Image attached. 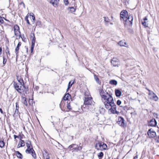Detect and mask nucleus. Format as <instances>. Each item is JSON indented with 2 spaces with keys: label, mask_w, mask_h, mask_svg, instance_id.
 Returning a JSON list of instances; mask_svg holds the SVG:
<instances>
[{
  "label": "nucleus",
  "mask_w": 159,
  "mask_h": 159,
  "mask_svg": "<svg viewBox=\"0 0 159 159\" xmlns=\"http://www.w3.org/2000/svg\"><path fill=\"white\" fill-rule=\"evenodd\" d=\"M17 79L19 83L14 82V85L15 89L20 94L26 93L27 90L25 86L23 80L19 77H17Z\"/></svg>",
  "instance_id": "f257e3e1"
},
{
  "label": "nucleus",
  "mask_w": 159,
  "mask_h": 159,
  "mask_svg": "<svg viewBox=\"0 0 159 159\" xmlns=\"http://www.w3.org/2000/svg\"><path fill=\"white\" fill-rule=\"evenodd\" d=\"M95 147L97 150L100 151L105 150L107 148V146L106 144L101 142L97 143Z\"/></svg>",
  "instance_id": "f03ea898"
},
{
  "label": "nucleus",
  "mask_w": 159,
  "mask_h": 159,
  "mask_svg": "<svg viewBox=\"0 0 159 159\" xmlns=\"http://www.w3.org/2000/svg\"><path fill=\"white\" fill-rule=\"evenodd\" d=\"M68 149L69 150L72 151V152H75L80 151L82 148L80 146L78 147L77 145L74 144L70 145L68 147Z\"/></svg>",
  "instance_id": "7ed1b4c3"
},
{
  "label": "nucleus",
  "mask_w": 159,
  "mask_h": 159,
  "mask_svg": "<svg viewBox=\"0 0 159 159\" xmlns=\"http://www.w3.org/2000/svg\"><path fill=\"white\" fill-rule=\"evenodd\" d=\"M84 104L83 107L85 108L86 107V105H90L92 103V97H85L84 99Z\"/></svg>",
  "instance_id": "20e7f679"
},
{
  "label": "nucleus",
  "mask_w": 159,
  "mask_h": 159,
  "mask_svg": "<svg viewBox=\"0 0 159 159\" xmlns=\"http://www.w3.org/2000/svg\"><path fill=\"white\" fill-rule=\"evenodd\" d=\"M129 15L128 12L126 10H123L121 11L120 13V20L122 19L124 21H126L127 20V17H128Z\"/></svg>",
  "instance_id": "39448f33"
},
{
  "label": "nucleus",
  "mask_w": 159,
  "mask_h": 159,
  "mask_svg": "<svg viewBox=\"0 0 159 159\" xmlns=\"http://www.w3.org/2000/svg\"><path fill=\"white\" fill-rule=\"evenodd\" d=\"M104 98H102L104 100V104H106V103H109L110 102L112 101V102H114V100L113 98L110 95H108L106 96H103Z\"/></svg>",
  "instance_id": "423d86ee"
},
{
  "label": "nucleus",
  "mask_w": 159,
  "mask_h": 159,
  "mask_svg": "<svg viewBox=\"0 0 159 159\" xmlns=\"http://www.w3.org/2000/svg\"><path fill=\"white\" fill-rule=\"evenodd\" d=\"M14 30L15 35L16 36H19V38H20L21 36L19 26L17 25H15L14 27Z\"/></svg>",
  "instance_id": "0eeeda50"
},
{
  "label": "nucleus",
  "mask_w": 159,
  "mask_h": 159,
  "mask_svg": "<svg viewBox=\"0 0 159 159\" xmlns=\"http://www.w3.org/2000/svg\"><path fill=\"white\" fill-rule=\"evenodd\" d=\"M148 135L150 138H152L155 137L156 133L153 130L151 129H149L147 132Z\"/></svg>",
  "instance_id": "6e6552de"
},
{
  "label": "nucleus",
  "mask_w": 159,
  "mask_h": 159,
  "mask_svg": "<svg viewBox=\"0 0 159 159\" xmlns=\"http://www.w3.org/2000/svg\"><path fill=\"white\" fill-rule=\"evenodd\" d=\"M115 104L114 102H112L111 101L109 103H106V104H104V105L106 108L110 110V108H111V107L114 106Z\"/></svg>",
  "instance_id": "1a4fd4ad"
},
{
  "label": "nucleus",
  "mask_w": 159,
  "mask_h": 159,
  "mask_svg": "<svg viewBox=\"0 0 159 159\" xmlns=\"http://www.w3.org/2000/svg\"><path fill=\"white\" fill-rule=\"evenodd\" d=\"M116 105L115 104L114 106L111 107V108L110 110L111 113L113 114H117L119 115L120 112L116 110Z\"/></svg>",
  "instance_id": "9d476101"
},
{
  "label": "nucleus",
  "mask_w": 159,
  "mask_h": 159,
  "mask_svg": "<svg viewBox=\"0 0 159 159\" xmlns=\"http://www.w3.org/2000/svg\"><path fill=\"white\" fill-rule=\"evenodd\" d=\"M133 20V16L132 15H129L127 17V20L125 21L126 24H130L131 25H132Z\"/></svg>",
  "instance_id": "9b49d317"
},
{
  "label": "nucleus",
  "mask_w": 159,
  "mask_h": 159,
  "mask_svg": "<svg viewBox=\"0 0 159 159\" xmlns=\"http://www.w3.org/2000/svg\"><path fill=\"white\" fill-rule=\"evenodd\" d=\"M111 63L114 66H118V60L116 58H113L111 60Z\"/></svg>",
  "instance_id": "f8f14e48"
},
{
  "label": "nucleus",
  "mask_w": 159,
  "mask_h": 159,
  "mask_svg": "<svg viewBox=\"0 0 159 159\" xmlns=\"http://www.w3.org/2000/svg\"><path fill=\"white\" fill-rule=\"evenodd\" d=\"M59 2V0H51L50 3L55 7H57Z\"/></svg>",
  "instance_id": "ddd939ff"
},
{
  "label": "nucleus",
  "mask_w": 159,
  "mask_h": 159,
  "mask_svg": "<svg viewBox=\"0 0 159 159\" xmlns=\"http://www.w3.org/2000/svg\"><path fill=\"white\" fill-rule=\"evenodd\" d=\"M157 124V122L155 119H152L149 123V125L151 126H155Z\"/></svg>",
  "instance_id": "4468645a"
},
{
  "label": "nucleus",
  "mask_w": 159,
  "mask_h": 159,
  "mask_svg": "<svg viewBox=\"0 0 159 159\" xmlns=\"http://www.w3.org/2000/svg\"><path fill=\"white\" fill-rule=\"evenodd\" d=\"M119 121L118 124L120 126H124L125 125L124 120L122 117H120L119 118Z\"/></svg>",
  "instance_id": "2eb2a0df"
},
{
  "label": "nucleus",
  "mask_w": 159,
  "mask_h": 159,
  "mask_svg": "<svg viewBox=\"0 0 159 159\" xmlns=\"http://www.w3.org/2000/svg\"><path fill=\"white\" fill-rule=\"evenodd\" d=\"M149 95H152V99L154 101H157L158 100V98L156 94L153 92H151L149 93Z\"/></svg>",
  "instance_id": "dca6fc26"
},
{
  "label": "nucleus",
  "mask_w": 159,
  "mask_h": 159,
  "mask_svg": "<svg viewBox=\"0 0 159 159\" xmlns=\"http://www.w3.org/2000/svg\"><path fill=\"white\" fill-rule=\"evenodd\" d=\"M143 21H142V25L145 27H146L148 26V20L147 17H145L143 19Z\"/></svg>",
  "instance_id": "f3484780"
},
{
  "label": "nucleus",
  "mask_w": 159,
  "mask_h": 159,
  "mask_svg": "<svg viewBox=\"0 0 159 159\" xmlns=\"http://www.w3.org/2000/svg\"><path fill=\"white\" fill-rule=\"evenodd\" d=\"M118 44L120 46L128 47V46L127 45L126 43L124 40H122L120 41L118 43Z\"/></svg>",
  "instance_id": "a211bd4d"
},
{
  "label": "nucleus",
  "mask_w": 159,
  "mask_h": 159,
  "mask_svg": "<svg viewBox=\"0 0 159 159\" xmlns=\"http://www.w3.org/2000/svg\"><path fill=\"white\" fill-rule=\"evenodd\" d=\"M25 146V142L24 141L21 139H20L17 146L18 148H20L21 147H24Z\"/></svg>",
  "instance_id": "6ab92c4d"
},
{
  "label": "nucleus",
  "mask_w": 159,
  "mask_h": 159,
  "mask_svg": "<svg viewBox=\"0 0 159 159\" xmlns=\"http://www.w3.org/2000/svg\"><path fill=\"white\" fill-rule=\"evenodd\" d=\"M21 43L20 42H19L15 48V52L16 54H17L19 52V47L21 45Z\"/></svg>",
  "instance_id": "aec40b11"
},
{
  "label": "nucleus",
  "mask_w": 159,
  "mask_h": 159,
  "mask_svg": "<svg viewBox=\"0 0 159 159\" xmlns=\"http://www.w3.org/2000/svg\"><path fill=\"white\" fill-rule=\"evenodd\" d=\"M43 156L44 159H50L49 154L46 151L43 153Z\"/></svg>",
  "instance_id": "412c9836"
},
{
  "label": "nucleus",
  "mask_w": 159,
  "mask_h": 159,
  "mask_svg": "<svg viewBox=\"0 0 159 159\" xmlns=\"http://www.w3.org/2000/svg\"><path fill=\"white\" fill-rule=\"evenodd\" d=\"M115 94L117 97H120L122 94L121 92L118 89H116L115 90Z\"/></svg>",
  "instance_id": "4be33fe9"
},
{
  "label": "nucleus",
  "mask_w": 159,
  "mask_h": 159,
  "mask_svg": "<svg viewBox=\"0 0 159 159\" xmlns=\"http://www.w3.org/2000/svg\"><path fill=\"white\" fill-rule=\"evenodd\" d=\"M100 95L101 96L102 98V99L104 98L103 96H106L107 95H105L104 94L105 92L102 89H100L99 90Z\"/></svg>",
  "instance_id": "5701e85b"
},
{
  "label": "nucleus",
  "mask_w": 159,
  "mask_h": 159,
  "mask_svg": "<svg viewBox=\"0 0 159 159\" xmlns=\"http://www.w3.org/2000/svg\"><path fill=\"white\" fill-rule=\"evenodd\" d=\"M15 154L17 157L21 159L23 158V156L22 154L20 153L19 151H15Z\"/></svg>",
  "instance_id": "b1692460"
},
{
  "label": "nucleus",
  "mask_w": 159,
  "mask_h": 159,
  "mask_svg": "<svg viewBox=\"0 0 159 159\" xmlns=\"http://www.w3.org/2000/svg\"><path fill=\"white\" fill-rule=\"evenodd\" d=\"M22 103L25 106H27L28 105L27 102L26 100V98L24 97H22Z\"/></svg>",
  "instance_id": "393cba45"
},
{
  "label": "nucleus",
  "mask_w": 159,
  "mask_h": 159,
  "mask_svg": "<svg viewBox=\"0 0 159 159\" xmlns=\"http://www.w3.org/2000/svg\"><path fill=\"white\" fill-rule=\"evenodd\" d=\"M109 83L113 85H116L117 84V81L115 80H111L109 81Z\"/></svg>",
  "instance_id": "a878e982"
},
{
  "label": "nucleus",
  "mask_w": 159,
  "mask_h": 159,
  "mask_svg": "<svg viewBox=\"0 0 159 159\" xmlns=\"http://www.w3.org/2000/svg\"><path fill=\"white\" fill-rule=\"evenodd\" d=\"M32 150H34L32 146L30 147H27V149L26 150V152H28V153H30V152L32 151Z\"/></svg>",
  "instance_id": "bb28decb"
},
{
  "label": "nucleus",
  "mask_w": 159,
  "mask_h": 159,
  "mask_svg": "<svg viewBox=\"0 0 159 159\" xmlns=\"http://www.w3.org/2000/svg\"><path fill=\"white\" fill-rule=\"evenodd\" d=\"M16 110L15 111L14 113V114H18V112H19L18 111V108H19V105L18 104V102H16Z\"/></svg>",
  "instance_id": "cd10ccee"
},
{
  "label": "nucleus",
  "mask_w": 159,
  "mask_h": 159,
  "mask_svg": "<svg viewBox=\"0 0 159 159\" xmlns=\"http://www.w3.org/2000/svg\"><path fill=\"white\" fill-rule=\"evenodd\" d=\"M70 97V95L69 93L66 94L64 97L63 99L65 100H68V99Z\"/></svg>",
  "instance_id": "c85d7f7f"
},
{
  "label": "nucleus",
  "mask_w": 159,
  "mask_h": 159,
  "mask_svg": "<svg viewBox=\"0 0 159 159\" xmlns=\"http://www.w3.org/2000/svg\"><path fill=\"white\" fill-rule=\"evenodd\" d=\"M30 154H31L32 156L35 159L36 158V155L34 150H32V151L30 152Z\"/></svg>",
  "instance_id": "c756f323"
},
{
  "label": "nucleus",
  "mask_w": 159,
  "mask_h": 159,
  "mask_svg": "<svg viewBox=\"0 0 159 159\" xmlns=\"http://www.w3.org/2000/svg\"><path fill=\"white\" fill-rule=\"evenodd\" d=\"M98 156L99 159H101L103 156V153L102 152H100L98 154Z\"/></svg>",
  "instance_id": "7c9ffc66"
},
{
  "label": "nucleus",
  "mask_w": 159,
  "mask_h": 159,
  "mask_svg": "<svg viewBox=\"0 0 159 159\" xmlns=\"http://www.w3.org/2000/svg\"><path fill=\"white\" fill-rule=\"evenodd\" d=\"M32 35H31V38H32V42H35V37L34 33H32Z\"/></svg>",
  "instance_id": "2f4dec72"
},
{
  "label": "nucleus",
  "mask_w": 159,
  "mask_h": 159,
  "mask_svg": "<svg viewBox=\"0 0 159 159\" xmlns=\"http://www.w3.org/2000/svg\"><path fill=\"white\" fill-rule=\"evenodd\" d=\"M94 79L95 80V81H96V82L98 83H99V79L97 77V76L95 74L94 75Z\"/></svg>",
  "instance_id": "473e14b6"
},
{
  "label": "nucleus",
  "mask_w": 159,
  "mask_h": 159,
  "mask_svg": "<svg viewBox=\"0 0 159 159\" xmlns=\"http://www.w3.org/2000/svg\"><path fill=\"white\" fill-rule=\"evenodd\" d=\"M73 83L74 82H72L71 81H70L69 82L68 86L67 89H68L71 87V86H72V85Z\"/></svg>",
  "instance_id": "72a5a7b5"
},
{
  "label": "nucleus",
  "mask_w": 159,
  "mask_h": 159,
  "mask_svg": "<svg viewBox=\"0 0 159 159\" xmlns=\"http://www.w3.org/2000/svg\"><path fill=\"white\" fill-rule=\"evenodd\" d=\"M26 145L27 147H31V141H28L26 143Z\"/></svg>",
  "instance_id": "f704fd0d"
},
{
  "label": "nucleus",
  "mask_w": 159,
  "mask_h": 159,
  "mask_svg": "<svg viewBox=\"0 0 159 159\" xmlns=\"http://www.w3.org/2000/svg\"><path fill=\"white\" fill-rule=\"evenodd\" d=\"M68 8L70 9V10L71 12H74L76 10V8H75L73 7H69Z\"/></svg>",
  "instance_id": "c9c22d12"
},
{
  "label": "nucleus",
  "mask_w": 159,
  "mask_h": 159,
  "mask_svg": "<svg viewBox=\"0 0 159 159\" xmlns=\"http://www.w3.org/2000/svg\"><path fill=\"white\" fill-rule=\"evenodd\" d=\"M28 16H26L25 17V20L26 21L27 23L29 25H30V22H29V20L28 19Z\"/></svg>",
  "instance_id": "e433bc0d"
},
{
  "label": "nucleus",
  "mask_w": 159,
  "mask_h": 159,
  "mask_svg": "<svg viewBox=\"0 0 159 159\" xmlns=\"http://www.w3.org/2000/svg\"><path fill=\"white\" fill-rule=\"evenodd\" d=\"M4 146V143L3 141H0V147L2 148Z\"/></svg>",
  "instance_id": "4c0bfd02"
},
{
  "label": "nucleus",
  "mask_w": 159,
  "mask_h": 159,
  "mask_svg": "<svg viewBox=\"0 0 159 159\" xmlns=\"http://www.w3.org/2000/svg\"><path fill=\"white\" fill-rule=\"evenodd\" d=\"M67 107L68 109H69L70 110H71L72 109V108L71 107V106H70V103H68L67 105Z\"/></svg>",
  "instance_id": "58836bf2"
},
{
  "label": "nucleus",
  "mask_w": 159,
  "mask_h": 159,
  "mask_svg": "<svg viewBox=\"0 0 159 159\" xmlns=\"http://www.w3.org/2000/svg\"><path fill=\"white\" fill-rule=\"evenodd\" d=\"M103 18L104 19V20L105 22H108L109 21V19L108 17H104Z\"/></svg>",
  "instance_id": "ea45409f"
},
{
  "label": "nucleus",
  "mask_w": 159,
  "mask_h": 159,
  "mask_svg": "<svg viewBox=\"0 0 159 159\" xmlns=\"http://www.w3.org/2000/svg\"><path fill=\"white\" fill-rule=\"evenodd\" d=\"M32 16H31L30 18L33 20V23H34V22L35 17L34 14L33 13H32Z\"/></svg>",
  "instance_id": "a19ab883"
},
{
  "label": "nucleus",
  "mask_w": 159,
  "mask_h": 159,
  "mask_svg": "<svg viewBox=\"0 0 159 159\" xmlns=\"http://www.w3.org/2000/svg\"><path fill=\"white\" fill-rule=\"evenodd\" d=\"M63 1L64 3L66 5H67L68 4L69 2L68 0H63Z\"/></svg>",
  "instance_id": "79ce46f5"
},
{
  "label": "nucleus",
  "mask_w": 159,
  "mask_h": 159,
  "mask_svg": "<svg viewBox=\"0 0 159 159\" xmlns=\"http://www.w3.org/2000/svg\"><path fill=\"white\" fill-rule=\"evenodd\" d=\"M116 103L118 105H120L121 104V102L120 100H118L117 101Z\"/></svg>",
  "instance_id": "37998d69"
},
{
  "label": "nucleus",
  "mask_w": 159,
  "mask_h": 159,
  "mask_svg": "<svg viewBox=\"0 0 159 159\" xmlns=\"http://www.w3.org/2000/svg\"><path fill=\"white\" fill-rule=\"evenodd\" d=\"M6 53L7 54H8L9 55H10V52L9 49L8 48H7L6 49Z\"/></svg>",
  "instance_id": "c03bdc74"
},
{
  "label": "nucleus",
  "mask_w": 159,
  "mask_h": 159,
  "mask_svg": "<svg viewBox=\"0 0 159 159\" xmlns=\"http://www.w3.org/2000/svg\"><path fill=\"white\" fill-rule=\"evenodd\" d=\"M0 22L2 24L4 22V20L1 17H0Z\"/></svg>",
  "instance_id": "a18cd8bd"
},
{
  "label": "nucleus",
  "mask_w": 159,
  "mask_h": 159,
  "mask_svg": "<svg viewBox=\"0 0 159 159\" xmlns=\"http://www.w3.org/2000/svg\"><path fill=\"white\" fill-rule=\"evenodd\" d=\"M35 42H32V44H31V48H34L35 45Z\"/></svg>",
  "instance_id": "49530a36"
},
{
  "label": "nucleus",
  "mask_w": 159,
  "mask_h": 159,
  "mask_svg": "<svg viewBox=\"0 0 159 159\" xmlns=\"http://www.w3.org/2000/svg\"><path fill=\"white\" fill-rule=\"evenodd\" d=\"M6 61H7V60L5 59V58L4 57H3V64H5L6 63Z\"/></svg>",
  "instance_id": "de8ad7c7"
},
{
  "label": "nucleus",
  "mask_w": 159,
  "mask_h": 159,
  "mask_svg": "<svg viewBox=\"0 0 159 159\" xmlns=\"http://www.w3.org/2000/svg\"><path fill=\"white\" fill-rule=\"evenodd\" d=\"M40 24H41L40 22L39 21H38L36 22V25H40Z\"/></svg>",
  "instance_id": "09e8293b"
},
{
  "label": "nucleus",
  "mask_w": 159,
  "mask_h": 159,
  "mask_svg": "<svg viewBox=\"0 0 159 159\" xmlns=\"http://www.w3.org/2000/svg\"><path fill=\"white\" fill-rule=\"evenodd\" d=\"M156 140L157 142L159 143V136L156 137Z\"/></svg>",
  "instance_id": "8fccbe9b"
},
{
  "label": "nucleus",
  "mask_w": 159,
  "mask_h": 159,
  "mask_svg": "<svg viewBox=\"0 0 159 159\" xmlns=\"http://www.w3.org/2000/svg\"><path fill=\"white\" fill-rule=\"evenodd\" d=\"M19 136L16 135H14V139H16V138H19Z\"/></svg>",
  "instance_id": "3c124183"
},
{
  "label": "nucleus",
  "mask_w": 159,
  "mask_h": 159,
  "mask_svg": "<svg viewBox=\"0 0 159 159\" xmlns=\"http://www.w3.org/2000/svg\"><path fill=\"white\" fill-rule=\"evenodd\" d=\"M2 48L0 47V55L2 54Z\"/></svg>",
  "instance_id": "603ef678"
},
{
  "label": "nucleus",
  "mask_w": 159,
  "mask_h": 159,
  "mask_svg": "<svg viewBox=\"0 0 159 159\" xmlns=\"http://www.w3.org/2000/svg\"><path fill=\"white\" fill-rule=\"evenodd\" d=\"M33 50H34V48H31V49H30V52H31V53L33 52Z\"/></svg>",
  "instance_id": "864d4df0"
},
{
  "label": "nucleus",
  "mask_w": 159,
  "mask_h": 159,
  "mask_svg": "<svg viewBox=\"0 0 159 159\" xmlns=\"http://www.w3.org/2000/svg\"><path fill=\"white\" fill-rule=\"evenodd\" d=\"M0 112L2 114L3 113V111L1 108H0Z\"/></svg>",
  "instance_id": "5fc2aeb1"
},
{
  "label": "nucleus",
  "mask_w": 159,
  "mask_h": 159,
  "mask_svg": "<svg viewBox=\"0 0 159 159\" xmlns=\"http://www.w3.org/2000/svg\"><path fill=\"white\" fill-rule=\"evenodd\" d=\"M138 158V155H136L135 157H134V159H136Z\"/></svg>",
  "instance_id": "6e6d98bb"
},
{
  "label": "nucleus",
  "mask_w": 159,
  "mask_h": 159,
  "mask_svg": "<svg viewBox=\"0 0 159 159\" xmlns=\"http://www.w3.org/2000/svg\"><path fill=\"white\" fill-rule=\"evenodd\" d=\"M102 123V121H101L100 122H98V124H101V123Z\"/></svg>",
  "instance_id": "4d7b16f0"
},
{
  "label": "nucleus",
  "mask_w": 159,
  "mask_h": 159,
  "mask_svg": "<svg viewBox=\"0 0 159 159\" xmlns=\"http://www.w3.org/2000/svg\"><path fill=\"white\" fill-rule=\"evenodd\" d=\"M30 16H32V13H30Z\"/></svg>",
  "instance_id": "13d9d810"
},
{
  "label": "nucleus",
  "mask_w": 159,
  "mask_h": 159,
  "mask_svg": "<svg viewBox=\"0 0 159 159\" xmlns=\"http://www.w3.org/2000/svg\"><path fill=\"white\" fill-rule=\"evenodd\" d=\"M26 51H27V52H28V48L27 49Z\"/></svg>",
  "instance_id": "bf43d9fd"
},
{
  "label": "nucleus",
  "mask_w": 159,
  "mask_h": 159,
  "mask_svg": "<svg viewBox=\"0 0 159 159\" xmlns=\"http://www.w3.org/2000/svg\"><path fill=\"white\" fill-rule=\"evenodd\" d=\"M20 139H21L22 137H21L20 136Z\"/></svg>",
  "instance_id": "052dcab7"
},
{
  "label": "nucleus",
  "mask_w": 159,
  "mask_h": 159,
  "mask_svg": "<svg viewBox=\"0 0 159 159\" xmlns=\"http://www.w3.org/2000/svg\"><path fill=\"white\" fill-rule=\"evenodd\" d=\"M156 115H157V114H156Z\"/></svg>",
  "instance_id": "680f3d73"
}]
</instances>
